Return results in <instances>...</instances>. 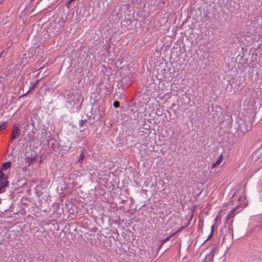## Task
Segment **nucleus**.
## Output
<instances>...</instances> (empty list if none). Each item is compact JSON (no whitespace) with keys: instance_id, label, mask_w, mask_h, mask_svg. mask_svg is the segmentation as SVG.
I'll return each instance as SVG.
<instances>
[{"instance_id":"obj_1","label":"nucleus","mask_w":262,"mask_h":262,"mask_svg":"<svg viewBox=\"0 0 262 262\" xmlns=\"http://www.w3.org/2000/svg\"><path fill=\"white\" fill-rule=\"evenodd\" d=\"M66 107L69 110L71 113L79 112L81 108L79 100L73 92H69L66 97Z\"/></svg>"},{"instance_id":"obj_2","label":"nucleus","mask_w":262,"mask_h":262,"mask_svg":"<svg viewBox=\"0 0 262 262\" xmlns=\"http://www.w3.org/2000/svg\"><path fill=\"white\" fill-rule=\"evenodd\" d=\"M235 128L239 137L242 136L245 133L250 130L252 126L249 123H247L243 118H238L234 124Z\"/></svg>"},{"instance_id":"obj_3","label":"nucleus","mask_w":262,"mask_h":262,"mask_svg":"<svg viewBox=\"0 0 262 262\" xmlns=\"http://www.w3.org/2000/svg\"><path fill=\"white\" fill-rule=\"evenodd\" d=\"M239 208H241L239 205H237L235 207L233 208L231 210L229 211V212L228 213L226 217V225L225 227L228 226V230H229L230 232H231L232 235V223L233 221V217L236 215V213H237L238 212L242 210V209L239 210Z\"/></svg>"},{"instance_id":"obj_4","label":"nucleus","mask_w":262,"mask_h":262,"mask_svg":"<svg viewBox=\"0 0 262 262\" xmlns=\"http://www.w3.org/2000/svg\"><path fill=\"white\" fill-rule=\"evenodd\" d=\"M3 171V169L0 170V193L5 191L4 188L8 185V177Z\"/></svg>"},{"instance_id":"obj_5","label":"nucleus","mask_w":262,"mask_h":262,"mask_svg":"<svg viewBox=\"0 0 262 262\" xmlns=\"http://www.w3.org/2000/svg\"><path fill=\"white\" fill-rule=\"evenodd\" d=\"M19 124L15 123L12 129L11 137L10 139V142L17 139L20 135V129L19 128Z\"/></svg>"},{"instance_id":"obj_6","label":"nucleus","mask_w":262,"mask_h":262,"mask_svg":"<svg viewBox=\"0 0 262 262\" xmlns=\"http://www.w3.org/2000/svg\"><path fill=\"white\" fill-rule=\"evenodd\" d=\"M239 77H235L229 81V83L231 85V88L233 89H242L244 87V85L240 83Z\"/></svg>"},{"instance_id":"obj_7","label":"nucleus","mask_w":262,"mask_h":262,"mask_svg":"<svg viewBox=\"0 0 262 262\" xmlns=\"http://www.w3.org/2000/svg\"><path fill=\"white\" fill-rule=\"evenodd\" d=\"M90 112L92 113V115L94 116V119H97L99 120L101 118L99 107L98 106L94 107V104H93V106L91 109Z\"/></svg>"},{"instance_id":"obj_8","label":"nucleus","mask_w":262,"mask_h":262,"mask_svg":"<svg viewBox=\"0 0 262 262\" xmlns=\"http://www.w3.org/2000/svg\"><path fill=\"white\" fill-rule=\"evenodd\" d=\"M86 155H88V153L85 149L83 148L80 151V154L78 160V163H79L80 165H81L83 163L84 159L86 157Z\"/></svg>"},{"instance_id":"obj_9","label":"nucleus","mask_w":262,"mask_h":262,"mask_svg":"<svg viewBox=\"0 0 262 262\" xmlns=\"http://www.w3.org/2000/svg\"><path fill=\"white\" fill-rule=\"evenodd\" d=\"M223 159V155L221 154L219 156V157H218L217 160L215 162H213L212 163L211 168H214V167L218 166L221 163V162L222 161Z\"/></svg>"},{"instance_id":"obj_10","label":"nucleus","mask_w":262,"mask_h":262,"mask_svg":"<svg viewBox=\"0 0 262 262\" xmlns=\"http://www.w3.org/2000/svg\"><path fill=\"white\" fill-rule=\"evenodd\" d=\"M51 147L52 149L55 152H58L60 150L59 143L55 142L51 144Z\"/></svg>"},{"instance_id":"obj_11","label":"nucleus","mask_w":262,"mask_h":262,"mask_svg":"<svg viewBox=\"0 0 262 262\" xmlns=\"http://www.w3.org/2000/svg\"><path fill=\"white\" fill-rule=\"evenodd\" d=\"M28 63V60L26 57H23L19 62V67L23 69L24 66Z\"/></svg>"},{"instance_id":"obj_12","label":"nucleus","mask_w":262,"mask_h":262,"mask_svg":"<svg viewBox=\"0 0 262 262\" xmlns=\"http://www.w3.org/2000/svg\"><path fill=\"white\" fill-rule=\"evenodd\" d=\"M11 163L10 161L4 162L2 164V169H3V170H7L11 166Z\"/></svg>"},{"instance_id":"obj_13","label":"nucleus","mask_w":262,"mask_h":262,"mask_svg":"<svg viewBox=\"0 0 262 262\" xmlns=\"http://www.w3.org/2000/svg\"><path fill=\"white\" fill-rule=\"evenodd\" d=\"M35 160V158L33 157L32 156L26 158V161L28 163V165L32 164Z\"/></svg>"},{"instance_id":"obj_14","label":"nucleus","mask_w":262,"mask_h":262,"mask_svg":"<svg viewBox=\"0 0 262 262\" xmlns=\"http://www.w3.org/2000/svg\"><path fill=\"white\" fill-rule=\"evenodd\" d=\"M61 149L64 151H68L72 148V144L70 143L69 145H62L61 146Z\"/></svg>"},{"instance_id":"obj_15","label":"nucleus","mask_w":262,"mask_h":262,"mask_svg":"<svg viewBox=\"0 0 262 262\" xmlns=\"http://www.w3.org/2000/svg\"><path fill=\"white\" fill-rule=\"evenodd\" d=\"M38 82V80H36L34 82H30L29 89V90H28V91L29 92L35 88V87L36 86V84H37Z\"/></svg>"},{"instance_id":"obj_16","label":"nucleus","mask_w":262,"mask_h":262,"mask_svg":"<svg viewBox=\"0 0 262 262\" xmlns=\"http://www.w3.org/2000/svg\"><path fill=\"white\" fill-rule=\"evenodd\" d=\"M214 249H212L206 256V258L208 257V258H211V260L213 259V257L214 256V252H213Z\"/></svg>"},{"instance_id":"obj_17","label":"nucleus","mask_w":262,"mask_h":262,"mask_svg":"<svg viewBox=\"0 0 262 262\" xmlns=\"http://www.w3.org/2000/svg\"><path fill=\"white\" fill-rule=\"evenodd\" d=\"M190 224V221H188L187 224L185 225V226H182L181 227H180L179 229H178L177 231H176V232H181L182 230H183L186 227H187Z\"/></svg>"},{"instance_id":"obj_18","label":"nucleus","mask_w":262,"mask_h":262,"mask_svg":"<svg viewBox=\"0 0 262 262\" xmlns=\"http://www.w3.org/2000/svg\"><path fill=\"white\" fill-rule=\"evenodd\" d=\"M214 225H212L211 228V232H210V234L209 235V236H208L207 238L205 241V242H206L207 241H208L212 237V235L213 234V228H214Z\"/></svg>"},{"instance_id":"obj_19","label":"nucleus","mask_w":262,"mask_h":262,"mask_svg":"<svg viewBox=\"0 0 262 262\" xmlns=\"http://www.w3.org/2000/svg\"><path fill=\"white\" fill-rule=\"evenodd\" d=\"M170 239V237L168 236L164 239H162L159 240V242L160 243H162V245H163L164 243H165L166 242L168 241Z\"/></svg>"},{"instance_id":"obj_20","label":"nucleus","mask_w":262,"mask_h":262,"mask_svg":"<svg viewBox=\"0 0 262 262\" xmlns=\"http://www.w3.org/2000/svg\"><path fill=\"white\" fill-rule=\"evenodd\" d=\"M113 106L115 108H118L120 106V102L117 100H115L113 103Z\"/></svg>"},{"instance_id":"obj_21","label":"nucleus","mask_w":262,"mask_h":262,"mask_svg":"<svg viewBox=\"0 0 262 262\" xmlns=\"http://www.w3.org/2000/svg\"><path fill=\"white\" fill-rule=\"evenodd\" d=\"M86 122V120H83V119H81L80 120H79V125L80 126H82L83 125V124H84L85 122Z\"/></svg>"},{"instance_id":"obj_22","label":"nucleus","mask_w":262,"mask_h":262,"mask_svg":"<svg viewBox=\"0 0 262 262\" xmlns=\"http://www.w3.org/2000/svg\"><path fill=\"white\" fill-rule=\"evenodd\" d=\"M6 122L0 125V130H2L4 128V126L6 125Z\"/></svg>"},{"instance_id":"obj_23","label":"nucleus","mask_w":262,"mask_h":262,"mask_svg":"<svg viewBox=\"0 0 262 262\" xmlns=\"http://www.w3.org/2000/svg\"><path fill=\"white\" fill-rule=\"evenodd\" d=\"M29 93V92L28 91V92H26L25 94H23L21 96H20L19 97V98H18V99H19L20 98H22V97H24V96H27Z\"/></svg>"},{"instance_id":"obj_24","label":"nucleus","mask_w":262,"mask_h":262,"mask_svg":"<svg viewBox=\"0 0 262 262\" xmlns=\"http://www.w3.org/2000/svg\"><path fill=\"white\" fill-rule=\"evenodd\" d=\"M163 245H162V243H160V245H159L157 248V251H159L160 249L161 248V247H162Z\"/></svg>"},{"instance_id":"obj_25","label":"nucleus","mask_w":262,"mask_h":262,"mask_svg":"<svg viewBox=\"0 0 262 262\" xmlns=\"http://www.w3.org/2000/svg\"><path fill=\"white\" fill-rule=\"evenodd\" d=\"M177 233H178V232H176H176H173V233H171V234L169 236V237H170V238H171V237H172V236H174V235H175L176 234H177Z\"/></svg>"},{"instance_id":"obj_26","label":"nucleus","mask_w":262,"mask_h":262,"mask_svg":"<svg viewBox=\"0 0 262 262\" xmlns=\"http://www.w3.org/2000/svg\"><path fill=\"white\" fill-rule=\"evenodd\" d=\"M113 223H114V224H118V225H119V224H120L119 221H118V220H114V221H113Z\"/></svg>"},{"instance_id":"obj_27","label":"nucleus","mask_w":262,"mask_h":262,"mask_svg":"<svg viewBox=\"0 0 262 262\" xmlns=\"http://www.w3.org/2000/svg\"><path fill=\"white\" fill-rule=\"evenodd\" d=\"M72 3V2H71V0H69V1L68 2L67 4V7H68V8H69V5H70Z\"/></svg>"},{"instance_id":"obj_28","label":"nucleus","mask_w":262,"mask_h":262,"mask_svg":"<svg viewBox=\"0 0 262 262\" xmlns=\"http://www.w3.org/2000/svg\"><path fill=\"white\" fill-rule=\"evenodd\" d=\"M97 228H93L90 231L93 232H95L96 231Z\"/></svg>"},{"instance_id":"obj_29","label":"nucleus","mask_w":262,"mask_h":262,"mask_svg":"<svg viewBox=\"0 0 262 262\" xmlns=\"http://www.w3.org/2000/svg\"><path fill=\"white\" fill-rule=\"evenodd\" d=\"M38 262H46V260L42 258L38 260Z\"/></svg>"},{"instance_id":"obj_30","label":"nucleus","mask_w":262,"mask_h":262,"mask_svg":"<svg viewBox=\"0 0 262 262\" xmlns=\"http://www.w3.org/2000/svg\"><path fill=\"white\" fill-rule=\"evenodd\" d=\"M124 202H125V201H124V200H123L121 199V200L120 201V202L119 203V204H121H121H123V203H124Z\"/></svg>"},{"instance_id":"obj_31","label":"nucleus","mask_w":262,"mask_h":262,"mask_svg":"<svg viewBox=\"0 0 262 262\" xmlns=\"http://www.w3.org/2000/svg\"><path fill=\"white\" fill-rule=\"evenodd\" d=\"M238 201H242L243 197H242V196H241V197H239V198H238Z\"/></svg>"},{"instance_id":"obj_32","label":"nucleus","mask_w":262,"mask_h":262,"mask_svg":"<svg viewBox=\"0 0 262 262\" xmlns=\"http://www.w3.org/2000/svg\"><path fill=\"white\" fill-rule=\"evenodd\" d=\"M55 206H56V209H57L58 207H59V205H58V204H56Z\"/></svg>"},{"instance_id":"obj_33","label":"nucleus","mask_w":262,"mask_h":262,"mask_svg":"<svg viewBox=\"0 0 262 262\" xmlns=\"http://www.w3.org/2000/svg\"><path fill=\"white\" fill-rule=\"evenodd\" d=\"M224 242H225V237H223V241H222V243H223Z\"/></svg>"},{"instance_id":"obj_34","label":"nucleus","mask_w":262,"mask_h":262,"mask_svg":"<svg viewBox=\"0 0 262 262\" xmlns=\"http://www.w3.org/2000/svg\"><path fill=\"white\" fill-rule=\"evenodd\" d=\"M94 58H95V56H93V60L94 59Z\"/></svg>"},{"instance_id":"obj_35","label":"nucleus","mask_w":262,"mask_h":262,"mask_svg":"<svg viewBox=\"0 0 262 262\" xmlns=\"http://www.w3.org/2000/svg\"><path fill=\"white\" fill-rule=\"evenodd\" d=\"M54 261H55V262H57V259H55Z\"/></svg>"},{"instance_id":"obj_36","label":"nucleus","mask_w":262,"mask_h":262,"mask_svg":"<svg viewBox=\"0 0 262 262\" xmlns=\"http://www.w3.org/2000/svg\"><path fill=\"white\" fill-rule=\"evenodd\" d=\"M92 63L91 62V67H92Z\"/></svg>"}]
</instances>
